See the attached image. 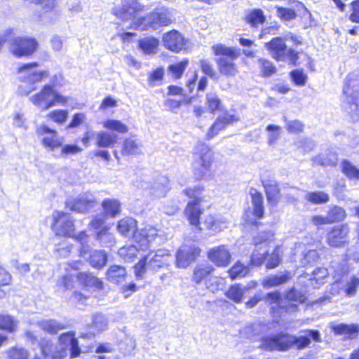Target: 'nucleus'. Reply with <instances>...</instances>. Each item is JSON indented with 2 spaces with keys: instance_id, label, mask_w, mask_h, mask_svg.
I'll return each mask as SVG.
<instances>
[{
  "instance_id": "46",
  "label": "nucleus",
  "mask_w": 359,
  "mask_h": 359,
  "mask_svg": "<svg viewBox=\"0 0 359 359\" xmlns=\"http://www.w3.org/2000/svg\"><path fill=\"white\" fill-rule=\"evenodd\" d=\"M314 162L323 166H332L337 164V158L334 153L329 151L327 154H321L316 156L314 158Z\"/></svg>"
},
{
  "instance_id": "29",
  "label": "nucleus",
  "mask_w": 359,
  "mask_h": 359,
  "mask_svg": "<svg viewBox=\"0 0 359 359\" xmlns=\"http://www.w3.org/2000/svg\"><path fill=\"white\" fill-rule=\"evenodd\" d=\"M204 224L208 229L217 233L226 229L229 222L224 217L210 215L206 216Z\"/></svg>"
},
{
  "instance_id": "54",
  "label": "nucleus",
  "mask_w": 359,
  "mask_h": 359,
  "mask_svg": "<svg viewBox=\"0 0 359 359\" xmlns=\"http://www.w3.org/2000/svg\"><path fill=\"white\" fill-rule=\"evenodd\" d=\"M30 4L40 6L43 13L53 11L57 6V0H28Z\"/></svg>"
},
{
  "instance_id": "62",
  "label": "nucleus",
  "mask_w": 359,
  "mask_h": 359,
  "mask_svg": "<svg viewBox=\"0 0 359 359\" xmlns=\"http://www.w3.org/2000/svg\"><path fill=\"white\" fill-rule=\"evenodd\" d=\"M225 126H226V124L224 122V119L219 117L215 121L214 124L211 126V128H210V130L207 134L208 137L209 139L212 138L214 136H215L219 133V131L223 130L225 128Z\"/></svg>"
},
{
  "instance_id": "13",
  "label": "nucleus",
  "mask_w": 359,
  "mask_h": 359,
  "mask_svg": "<svg viewBox=\"0 0 359 359\" xmlns=\"http://www.w3.org/2000/svg\"><path fill=\"white\" fill-rule=\"evenodd\" d=\"M39 65L37 62H32L24 63L19 66L16 72L22 74L20 78V81L27 84L33 85L36 83H40L46 79L49 76V72L47 70L29 72L31 69L37 68Z\"/></svg>"
},
{
  "instance_id": "53",
  "label": "nucleus",
  "mask_w": 359,
  "mask_h": 359,
  "mask_svg": "<svg viewBox=\"0 0 359 359\" xmlns=\"http://www.w3.org/2000/svg\"><path fill=\"white\" fill-rule=\"evenodd\" d=\"M306 199L314 204L325 203L329 201L330 196L323 191L309 192L306 195Z\"/></svg>"
},
{
  "instance_id": "56",
  "label": "nucleus",
  "mask_w": 359,
  "mask_h": 359,
  "mask_svg": "<svg viewBox=\"0 0 359 359\" xmlns=\"http://www.w3.org/2000/svg\"><path fill=\"white\" fill-rule=\"evenodd\" d=\"M29 353L23 348L13 347L8 351V359H28Z\"/></svg>"
},
{
  "instance_id": "32",
  "label": "nucleus",
  "mask_w": 359,
  "mask_h": 359,
  "mask_svg": "<svg viewBox=\"0 0 359 359\" xmlns=\"http://www.w3.org/2000/svg\"><path fill=\"white\" fill-rule=\"evenodd\" d=\"M88 262L96 269H102L107 262V255L102 250H95L89 253Z\"/></svg>"
},
{
  "instance_id": "27",
  "label": "nucleus",
  "mask_w": 359,
  "mask_h": 359,
  "mask_svg": "<svg viewBox=\"0 0 359 359\" xmlns=\"http://www.w3.org/2000/svg\"><path fill=\"white\" fill-rule=\"evenodd\" d=\"M60 342L62 344L70 345V358H75L79 356L81 354V349L79 346V341L77 338L74 337V334L72 332L62 333L59 336Z\"/></svg>"
},
{
  "instance_id": "47",
  "label": "nucleus",
  "mask_w": 359,
  "mask_h": 359,
  "mask_svg": "<svg viewBox=\"0 0 359 359\" xmlns=\"http://www.w3.org/2000/svg\"><path fill=\"white\" fill-rule=\"evenodd\" d=\"M346 214L345 210L339 206H333L327 212V217L330 224L338 222L346 218Z\"/></svg>"
},
{
  "instance_id": "6",
  "label": "nucleus",
  "mask_w": 359,
  "mask_h": 359,
  "mask_svg": "<svg viewBox=\"0 0 359 359\" xmlns=\"http://www.w3.org/2000/svg\"><path fill=\"white\" fill-rule=\"evenodd\" d=\"M57 86L56 83L43 85L39 91L30 97L31 102L43 110H47L58 104H67L68 98L55 90Z\"/></svg>"
},
{
  "instance_id": "10",
  "label": "nucleus",
  "mask_w": 359,
  "mask_h": 359,
  "mask_svg": "<svg viewBox=\"0 0 359 359\" xmlns=\"http://www.w3.org/2000/svg\"><path fill=\"white\" fill-rule=\"evenodd\" d=\"M39 48V43L33 36H16L10 43L11 53L17 58L29 57L34 55Z\"/></svg>"
},
{
  "instance_id": "48",
  "label": "nucleus",
  "mask_w": 359,
  "mask_h": 359,
  "mask_svg": "<svg viewBox=\"0 0 359 359\" xmlns=\"http://www.w3.org/2000/svg\"><path fill=\"white\" fill-rule=\"evenodd\" d=\"M248 266L243 265L241 262H237L229 270V274L232 280L237 278H243L249 273Z\"/></svg>"
},
{
  "instance_id": "39",
  "label": "nucleus",
  "mask_w": 359,
  "mask_h": 359,
  "mask_svg": "<svg viewBox=\"0 0 359 359\" xmlns=\"http://www.w3.org/2000/svg\"><path fill=\"white\" fill-rule=\"evenodd\" d=\"M140 153V144L131 138H126L122 144L121 154L124 156L137 155Z\"/></svg>"
},
{
  "instance_id": "25",
  "label": "nucleus",
  "mask_w": 359,
  "mask_h": 359,
  "mask_svg": "<svg viewBox=\"0 0 359 359\" xmlns=\"http://www.w3.org/2000/svg\"><path fill=\"white\" fill-rule=\"evenodd\" d=\"M95 205L93 200L77 198L66 203V208L72 212L84 213L89 212Z\"/></svg>"
},
{
  "instance_id": "59",
  "label": "nucleus",
  "mask_w": 359,
  "mask_h": 359,
  "mask_svg": "<svg viewBox=\"0 0 359 359\" xmlns=\"http://www.w3.org/2000/svg\"><path fill=\"white\" fill-rule=\"evenodd\" d=\"M290 76L297 86H303L306 84L307 81V76L305 74L302 69H295L290 72Z\"/></svg>"
},
{
  "instance_id": "3",
  "label": "nucleus",
  "mask_w": 359,
  "mask_h": 359,
  "mask_svg": "<svg viewBox=\"0 0 359 359\" xmlns=\"http://www.w3.org/2000/svg\"><path fill=\"white\" fill-rule=\"evenodd\" d=\"M274 233L271 231L259 233L254 238L255 250L251 256V263L259 266L266 262V268L273 269L280 263L279 249L276 248L271 254H269L266 248L273 240Z\"/></svg>"
},
{
  "instance_id": "57",
  "label": "nucleus",
  "mask_w": 359,
  "mask_h": 359,
  "mask_svg": "<svg viewBox=\"0 0 359 359\" xmlns=\"http://www.w3.org/2000/svg\"><path fill=\"white\" fill-rule=\"evenodd\" d=\"M258 62L264 76H269L276 72L275 66L269 60L259 59Z\"/></svg>"
},
{
  "instance_id": "30",
  "label": "nucleus",
  "mask_w": 359,
  "mask_h": 359,
  "mask_svg": "<svg viewBox=\"0 0 359 359\" xmlns=\"http://www.w3.org/2000/svg\"><path fill=\"white\" fill-rule=\"evenodd\" d=\"M18 320L7 313H0V331L6 333H14L18 330Z\"/></svg>"
},
{
  "instance_id": "18",
  "label": "nucleus",
  "mask_w": 359,
  "mask_h": 359,
  "mask_svg": "<svg viewBox=\"0 0 359 359\" xmlns=\"http://www.w3.org/2000/svg\"><path fill=\"white\" fill-rule=\"evenodd\" d=\"M349 231L347 224L334 226L327 235V243L334 248L344 246L348 242Z\"/></svg>"
},
{
  "instance_id": "17",
  "label": "nucleus",
  "mask_w": 359,
  "mask_h": 359,
  "mask_svg": "<svg viewBox=\"0 0 359 359\" xmlns=\"http://www.w3.org/2000/svg\"><path fill=\"white\" fill-rule=\"evenodd\" d=\"M208 259L217 267H226L231 262V255L227 245H221L210 248Z\"/></svg>"
},
{
  "instance_id": "2",
  "label": "nucleus",
  "mask_w": 359,
  "mask_h": 359,
  "mask_svg": "<svg viewBox=\"0 0 359 359\" xmlns=\"http://www.w3.org/2000/svg\"><path fill=\"white\" fill-rule=\"evenodd\" d=\"M143 7L136 0H127L121 6L115 7L113 14L122 20H132L131 28L136 30H147L154 27L156 16L149 13L140 16Z\"/></svg>"
},
{
  "instance_id": "64",
  "label": "nucleus",
  "mask_w": 359,
  "mask_h": 359,
  "mask_svg": "<svg viewBox=\"0 0 359 359\" xmlns=\"http://www.w3.org/2000/svg\"><path fill=\"white\" fill-rule=\"evenodd\" d=\"M359 287V279L356 277H352L351 280L346 285V295L351 297L355 294L357 288Z\"/></svg>"
},
{
  "instance_id": "37",
  "label": "nucleus",
  "mask_w": 359,
  "mask_h": 359,
  "mask_svg": "<svg viewBox=\"0 0 359 359\" xmlns=\"http://www.w3.org/2000/svg\"><path fill=\"white\" fill-rule=\"evenodd\" d=\"M117 142V136L107 132H100L96 135L95 145L99 148L113 147Z\"/></svg>"
},
{
  "instance_id": "20",
  "label": "nucleus",
  "mask_w": 359,
  "mask_h": 359,
  "mask_svg": "<svg viewBox=\"0 0 359 359\" xmlns=\"http://www.w3.org/2000/svg\"><path fill=\"white\" fill-rule=\"evenodd\" d=\"M200 201H192L188 203L184 215L190 224L196 228V231H201L200 218L203 210L200 207Z\"/></svg>"
},
{
  "instance_id": "49",
  "label": "nucleus",
  "mask_w": 359,
  "mask_h": 359,
  "mask_svg": "<svg viewBox=\"0 0 359 359\" xmlns=\"http://www.w3.org/2000/svg\"><path fill=\"white\" fill-rule=\"evenodd\" d=\"M206 104L209 110L214 113L216 111H221L222 104L218 95L213 92H210L206 95Z\"/></svg>"
},
{
  "instance_id": "23",
  "label": "nucleus",
  "mask_w": 359,
  "mask_h": 359,
  "mask_svg": "<svg viewBox=\"0 0 359 359\" xmlns=\"http://www.w3.org/2000/svg\"><path fill=\"white\" fill-rule=\"evenodd\" d=\"M101 207L105 218H115L121 213L122 204L117 198H104L101 202Z\"/></svg>"
},
{
  "instance_id": "50",
  "label": "nucleus",
  "mask_w": 359,
  "mask_h": 359,
  "mask_svg": "<svg viewBox=\"0 0 359 359\" xmlns=\"http://www.w3.org/2000/svg\"><path fill=\"white\" fill-rule=\"evenodd\" d=\"M225 285V279L218 276H211L205 280L206 287L212 292L222 290Z\"/></svg>"
},
{
  "instance_id": "44",
  "label": "nucleus",
  "mask_w": 359,
  "mask_h": 359,
  "mask_svg": "<svg viewBox=\"0 0 359 359\" xmlns=\"http://www.w3.org/2000/svg\"><path fill=\"white\" fill-rule=\"evenodd\" d=\"M138 250L135 245H125L119 249L118 254L125 262H132L137 257Z\"/></svg>"
},
{
  "instance_id": "35",
  "label": "nucleus",
  "mask_w": 359,
  "mask_h": 359,
  "mask_svg": "<svg viewBox=\"0 0 359 359\" xmlns=\"http://www.w3.org/2000/svg\"><path fill=\"white\" fill-rule=\"evenodd\" d=\"M189 64V60L184 58L179 62L169 65L167 69L168 75L175 80L181 79Z\"/></svg>"
},
{
  "instance_id": "28",
  "label": "nucleus",
  "mask_w": 359,
  "mask_h": 359,
  "mask_svg": "<svg viewBox=\"0 0 359 359\" xmlns=\"http://www.w3.org/2000/svg\"><path fill=\"white\" fill-rule=\"evenodd\" d=\"M215 271V268L209 263L198 264L194 269L192 280L199 284Z\"/></svg>"
},
{
  "instance_id": "5",
  "label": "nucleus",
  "mask_w": 359,
  "mask_h": 359,
  "mask_svg": "<svg viewBox=\"0 0 359 359\" xmlns=\"http://www.w3.org/2000/svg\"><path fill=\"white\" fill-rule=\"evenodd\" d=\"M214 161V154L210 147L204 142H198L193 152L192 168L195 177L204 179L211 172Z\"/></svg>"
},
{
  "instance_id": "45",
  "label": "nucleus",
  "mask_w": 359,
  "mask_h": 359,
  "mask_svg": "<svg viewBox=\"0 0 359 359\" xmlns=\"http://www.w3.org/2000/svg\"><path fill=\"white\" fill-rule=\"evenodd\" d=\"M41 329L47 333L55 334L60 330L64 329V325L57 323L54 320H42L39 323Z\"/></svg>"
},
{
  "instance_id": "61",
  "label": "nucleus",
  "mask_w": 359,
  "mask_h": 359,
  "mask_svg": "<svg viewBox=\"0 0 359 359\" xmlns=\"http://www.w3.org/2000/svg\"><path fill=\"white\" fill-rule=\"evenodd\" d=\"M60 149L61 154L63 156L74 155L82 151L81 147L73 144H62Z\"/></svg>"
},
{
  "instance_id": "58",
  "label": "nucleus",
  "mask_w": 359,
  "mask_h": 359,
  "mask_svg": "<svg viewBox=\"0 0 359 359\" xmlns=\"http://www.w3.org/2000/svg\"><path fill=\"white\" fill-rule=\"evenodd\" d=\"M280 127L276 125H269L266 127L268 132V143L273 145L280 137Z\"/></svg>"
},
{
  "instance_id": "22",
  "label": "nucleus",
  "mask_w": 359,
  "mask_h": 359,
  "mask_svg": "<svg viewBox=\"0 0 359 359\" xmlns=\"http://www.w3.org/2000/svg\"><path fill=\"white\" fill-rule=\"evenodd\" d=\"M76 278L83 288H93L96 290H102L104 288L103 281L92 273L79 272Z\"/></svg>"
},
{
  "instance_id": "40",
  "label": "nucleus",
  "mask_w": 359,
  "mask_h": 359,
  "mask_svg": "<svg viewBox=\"0 0 359 359\" xmlns=\"http://www.w3.org/2000/svg\"><path fill=\"white\" fill-rule=\"evenodd\" d=\"M69 113L67 109H56L46 114V118L56 124H63L68 118Z\"/></svg>"
},
{
  "instance_id": "52",
  "label": "nucleus",
  "mask_w": 359,
  "mask_h": 359,
  "mask_svg": "<svg viewBox=\"0 0 359 359\" xmlns=\"http://www.w3.org/2000/svg\"><path fill=\"white\" fill-rule=\"evenodd\" d=\"M343 173L349 179L359 180V169L348 161L341 163Z\"/></svg>"
},
{
  "instance_id": "19",
  "label": "nucleus",
  "mask_w": 359,
  "mask_h": 359,
  "mask_svg": "<svg viewBox=\"0 0 359 359\" xmlns=\"http://www.w3.org/2000/svg\"><path fill=\"white\" fill-rule=\"evenodd\" d=\"M201 249L196 245H182L177 252L176 262L179 268H187L200 255Z\"/></svg>"
},
{
  "instance_id": "16",
  "label": "nucleus",
  "mask_w": 359,
  "mask_h": 359,
  "mask_svg": "<svg viewBox=\"0 0 359 359\" xmlns=\"http://www.w3.org/2000/svg\"><path fill=\"white\" fill-rule=\"evenodd\" d=\"M251 196V203L252 210L250 209L245 214L246 222L251 224H256V220L260 219L264 215L263 197L259 191L255 189L250 190Z\"/></svg>"
},
{
  "instance_id": "12",
  "label": "nucleus",
  "mask_w": 359,
  "mask_h": 359,
  "mask_svg": "<svg viewBox=\"0 0 359 359\" xmlns=\"http://www.w3.org/2000/svg\"><path fill=\"white\" fill-rule=\"evenodd\" d=\"M265 48L277 61L289 60L294 65L300 64L298 62L299 53L291 48L287 50V46L282 38H273L265 43Z\"/></svg>"
},
{
  "instance_id": "34",
  "label": "nucleus",
  "mask_w": 359,
  "mask_h": 359,
  "mask_svg": "<svg viewBox=\"0 0 359 359\" xmlns=\"http://www.w3.org/2000/svg\"><path fill=\"white\" fill-rule=\"evenodd\" d=\"M291 277V273L288 271L278 275L267 276L263 279L262 285L266 288L278 286L287 282Z\"/></svg>"
},
{
  "instance_id": "31",
  "label": "nucleus",
  "mask_w": 359,
  "mask_h": 359,
  "mask_svg": "<svg viewBox=\"0 0 359 359\" xmlns=\"http://www.w3.org/2000/svg\"><path fill=\"white\" fill-rule=\"evenodd\" d=\"M332 330L337 335H344L348 338H353L359 332V326L355 324H332Z\"/></svg>"
},
{
  "instance_id": "36",
  "label": "nucleus",
  "mask_w": 359,
  "mask_h": 359,
  "mask_svg": "<svg viewBox=\"0 0 359 359\" xmlns=\"http://www.w3.org/2000/svg\"><path fill=\"white\" fill-rule=\"evenodd\" d=\"M150 255L151 253H149L142 257L138 262L133 266L136 279L142 280L143 278L144 275L147 271V269L150 266L154 257L156 256V255H154V257L149 258Z\"/></svg>"
},
{
  "instance_id": "21",
  "label": "nucleus",
  "mask_w": 359,
  "mask_h": 359,
  "mask_svg": "<svg viewBox=\"0 0 359 359\" xmlns=\"http://www.w3.org/2000/svg\"><path fill=\"white\" fill-rule=\"evenodd\" d=\"M294 250V254L299 252L303 255V258L301 259L303 266L314 264L319 258V255L316 250L311 249L309 244L302 242L296 243Z\"/></svg>"
},
{
  "instance_id": "9",
  "label": "nucleus",
  "mask_w": 359,
  "mask_h": 359,
  "mask_svg": "<svg viewBox=\"0 0 359 359\" xmlns=\"http://www.w3.org/2000/svg\"><path fill=\"white\" fill-rule=\"evenodd\" d=\"M50 228L56 237L69 238L76 232L75 220L68 212L55 211Z\"/></svg>"
},
{
  "instance_id": "60",
  "label": "nucleus",
  "mask_w": 359,
  "mask_h": 359,
  "mask_svg": "<svg viewBox=\"0 0 359 359\" xmlns=\"http://www.w3.org/2000/svg\"><path fill=\"white\" fill-rule=\"evenodd\" d=\"M170 189V182L167 176L163 175L158 177V196H165Z\"/></svg>"
},
{
  "instance_id": "63",
  "label": "nucleus",
  "mask_w": 359,
  "mask_h": 359,
  "mask_svg": "<svg viewBox=\"0 0 359 359\" xmlns=\"http://www.w3.org/2000/svg\"><path fill=\"white\" fill-rule=\"evenodd\" d=\"M203 191V188L199 185L195 186L193 188L189 187L184 190V194L189 198H194V201H200V196Z\"/></svg>"
},
{
  "instance_id": "55",
  "label": "nucleus",
  "mask_w": 359,
  "mask_h": 359,
  "mask_svg": "<svg viewBox=\"0 0 359 359\" xmlns=\"http://www.w3.org/2000/svg\"><path fill=\"white\" fill-rule=\"evenodd\" d=\"M175 19L171 13L165 8L158 10V25L167 26L172 24Z\"/></svg>"
},
{
  "instance_id": "26",
  "label": "nucleus",
  "mask_w": 359,
  "mask_h": 359,
  "mask_svg": "<svg viewBox=\"0 0 359 359\" xmlns=\"http://www.w3.org/2000/svg\"><path fill=\"white\" fill-rule=\"evenodd\" d=\"M127 276L126 267L118 264L111 265L105 273L106 279L116 284L126 280Z\"/></svg>"
},
{
  "instance_id": "33",
  "label": "nucleus",
  "mask_w": 359,
  "mask_h": 359,
  "mask_svg": "<svg viewBox=\"0 0 359 359\" xmlns=\"http://www.w3.org/2000/svg\"><path fill=\"white\" fill-rule=\"evenodd\" d=\"M41 358L34 356L32 359H62L55 351V346L50 341H42L39 344Z\"/></svg>"
},
{
  "instance_id": "42",
  "label": "nucleus",
  "mask_w": 359,
  "mask_h": 359,
  "mask_svg": "<svg viewBox=\"0 0 359 359\" xmlns=\"http://www.w3.org/2000/svg\"><path fill=\"white\" fill-rule=\"evenodd\" d=\"M102 126L109 130L116 131L122 134H125L128 132V126L121 121L116 119H107L102 123Z\"/></svg>"
},
{
  "instance_id": "1",
  "label": "nucleus",
  "mask_w": 359,
  "mask_h": 359,
  "mask_svg": "<svg viewBox=\"0 0 359 359\" xmlns=\"http://www.w3.org/2000/svg\"><path fill=\"white\" fill-rule=\"evenodd\" d=\"M308 333V336L296 337L282 332L271 337H264L260 339L259 347L269 351H286L293 346L298 350L306 348L311 343L310 338L320 341L318 331L309 330Z\"/></svg>"
},
{
  "instance_id": "15",
  "label": "nucleus",
  "mask_w": 359,
  "mask_h": 359,
  "mask_svg": "<svg viewBox=\"0 0 359 359\" xmlns=\"http://www.w3.org/2000/svg\"><path fill=\"white\" fill-rule=\"evenodd\" d=\"M163 46L170 51L180 53L189 48V40L178 31L172 29L163 34L162 38Z\"/></svg>"
},
{
  "instance_id": "11",
  "label": "nucleus",
  "mask_w": 359,
  "mask_h": 359,
  "mask_svg": "<svg viewBox=\"0 0 359 359\" xmlns=\"http://www.w3.org/2000/svg\"><path fill=\"white\" fill-rule=\"evenodd\" d=\"M116 230L123 237L131 236L135 243L140 244V248L148 246V236L138 229L137 222L133 217H124L118 219Z\"/></svg>"
},
{
  "instance_id": "51",
  "label": "nucleus",
  "mask_w": 359,
  "mask_h": 359,
  "mask_svg": "<svg viewBox=\"0 0 359 359\" xmlns=\"http://www.w3.org/2000/svg\"><path fill=\"white\" fill-rule=\"evenodd\" d=\"M244 293L243 287L239 285H233L226 292V296L235 303H240L242 302Z\"/></svg>"
},
{
  "instance_id": "24",
  "label": "nucleus",
  "mask_w": 359,
  "mask_h": 359,
  "mask_svg": "<svg viewBox=\"0 0 359 359\" xmlns=\"http://www.w3.org/2000/svg\"><path fill=\"white\" fill-rule=\"evenodd\" d=\"M261 180L265 188V191L269 203L274 204L277 203L276 196L279 193V189L276 181L269 174H262Z\"/></svg>"
},
{
  "instance_id": "8",
  "label": "nucleus",
  "mask_w": 359,
  "mask_h": 359,
  "mask_svg": "<svg viewBox=\"0 0 359 359\" xmlns=\"http://www.w3.org/2000/svg\"><path fill=\"white\" fill-rule=\"evenodd\" d=\"M344 101L350 104L351 118L359 120V79L354 74H348L343 88Z\"/></svg>"
},
{
  "instance_id": "14",
  "label": "nucleus",
  "mask_w": 359,
  "mask_h": 359,
  "mask_svg": "<svg viewBox=\"0 0 359 359\" xmlns=\"http://www.w3.org/2000/svg\"><path fill=\"white\" fill-rule=\"evenodd\" d=\"M36 133L41 137V143L48 151H53L62 147V137L58 135L56 130L41 125L36 128Z\"/></svg>"
},
{
  "instance_id": "41",
  "label": "nucleus",
  "mask_w": 359,
  "mask_h": 359,
  "mask_svg": "<svg viewBox=\"0 0 359 359\" xmlns=\"http://www.w3.org/2000/svg\"><path fill=\"white\" fill-rule=\"evenodd\" d=\"M309 278L310 284L313 287H317L323 283V280L327 277L328 271L325 268H318L312 274H306Z\"/></svg>"
},
{
  "instance_id": "38",
  "label": "nucleus",
  "mask_w": 359,
  "mask_h": 359,
  "mask_svg": "<svg viewBox=\"0 0 359 359\" xmlns=\"http://www.w3.org/2000/svg\"><path fill=\"white\" fill-rule=\"evenodd\" d=\"M245 20L251 27L257 28L264 22L265 16L262 10L254 9L246 14Z\"/></svg>"
},
{
  "instance_id": "7",
  "label": "nucleus",
  "mask_w": 359,
  "mask_h": 359,
  "mask_svg": "<svg viewBox=\"0 0 359 359\" xmlns=\"http://www.w3.org/2000/svg\"><path fill=\"white\" fill-rule=\"evenodd\" d=\"M212 49L215 55L222 56L217 60L219 72L226 76H235L238 70L233 60L239 57L240 50L221 43L212 46Z\"/></svg>"
},
{
  "instance_id": "4",
  "label": "nucleus",
  "mask_w": 359,
  "mask_h": 359,
  "mask_svg": "<svg viewBox=\"0 0 359 359\" xmlns=\"http://www.w3.org/2000/svg\"><path fill=\"white\" fill-rule=\"evenodd\" d=\"M306 297L300 292L292 289L289 291L284 299L280 293L269 292L266 295L265 300L271 305V312L274 316H281L283 313H293L297 309V303L304 302Z\"/></svg>"
},
{
  "instance_id": "43",
  "label": "nucleus",
  "mask_w": 359,
  "mask_h": 359,
  "mask_svg": "<svg viewBox=\"0 0 359 359\" xmlns=\"http://www.w3.org/2000/svg\"><path fill=\"white\" fill-rule=\"evenodd\" d=\"M138 46L145 54L154 53L157 47V39L154 37H145L139 40Z\"/></svg>"
}]
</instances>
